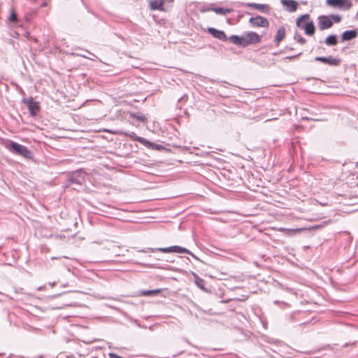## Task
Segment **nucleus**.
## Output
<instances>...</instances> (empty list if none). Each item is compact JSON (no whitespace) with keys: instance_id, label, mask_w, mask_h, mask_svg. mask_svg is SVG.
<instances>
[{"instance_id":"obj_1","label":"nucleus","mask_w":358,"mask_h":358,"mask_svg":"<svg viewBox=\"0 0 358 358\" xmlns=\"http://www.w3.org/2000/svg\"><path fill=\"white\" fill-rule=\"evenodd\" d=\"M155 251H161V252H165V253H169V252L187 253V254L191 255L194 258L197 259V257L194 255H193L189 250H187L185 248L180 247V246H178V245L171 246V247H168V248H148L145 250H140V252H153Z\"/></svg>"},{"instance_id":"obj_2","label":"nucleus","mask_w":358,"mask_h":358,"mask_svg":"<svg viewBox=\"0 0 358 358\" xmlns=\"http://www.w3.org/2000/svg\"><path fill=\"white\" fill-rule=\"evenodd\" d=\"M8 148L14 153L22 156L27 159L32 157V152L25 146L11 141Z\"/></svg>"},{"instance_id":"obj_3","label":"nucleus","mask_w":358,"mask_h":358,"mask_svg":"<svg viewBox=\"0 0 358 358\" xmlns=\"http://www.w3.org/2000/svg\"><path fill=\"white\" fill-rule=\"evenodd\" d=\"M309 19V15L305 14L299 17L296 20V25L299 27H301V29H303L305 30V32L306 34L312 36L315 33V27L313 22H306L304 24H303V20H308Z\"/></svg>"},{"instance_id":"obj_4","label":"nucleus","mask_w":358,"mask_h":358,"mask_svg":"<svg viewBox=\"0 0 358 358\" xmlns=\"http://www.w3.org/2000/svg\"><path fill=\"white\" fill-rule=\"evenodd\" d=\"M120 248L115 244H110L108 247H102L101 249V253L106 260H110V259L114 257L120 256Z\"/></svg>"},{"instance_id":"obj_5","label":"nucleus","mask_w":358,"mask_h":358,"mask_svg":"<svg viewBox=\"0 0 358 358\" xmlns=\"http://www.w3.org/2000/svg\"><path fill=\"white\" fill-rule=\"evenodd\" d=\"M242 36L243 47H246L250 44L257 43L261 40L259 35L254 31L246 32Z\"/></svg>"},{"instance_id":"obj_6","label":"nucleus","mask_w":358,"mask_h":358,"mask_svg":"<svg viewBox=\"0 0 358 358\" xmlns=\"http://www.w3.org/2000/svg\"><path fill=\"white\" fill-rule=\"evenodd\" d=\"M326 3L328 6L338 8L343 10H349L352 6L350 0H327Z\"/></svg>"},{"instance_id":"obj_7","label":"nucleus","mask_w":358,"mask_h":358,"mask_svg":"<svg viewBox=\"0 0 358 358\" xmlns=\"http://www.w3.org/2000/svg\"><path fill=\"white\" fill-rule=\"evenodd\" d=\"M22 102L27 104L30 115L32 117L36 116L40 110L39 104L38 102L33 101L32 98L22 99Z\"/></svg>"},{"instance_id":"obj_8","label":"nucleus","mask_w":358,"mask_h":358,"mask_svg":"<svg viewBox=\"0 0 358 358\" xmlns=\"http://www.w3.org/2000/svg\"><path fill=\"white\" fill-rule=\"evenodd\" d=\"M315 60L317 61V62H321L328 64L329 66H338L341 63L340 59L335 58L332 56L316 57L315 58Z\"/></svg>"},{"instance_id":"obj_9","label":"nucleus","mask_w":358,"mask_h":358,"mask_svg":"<svg viewBox=\"0 0 358 358\" xmlns=\"http://www.w3.org/2000/svg\"><path fill=\"white\" fill-rule=\"evenodd\" d=\"M249 22L253 27H266L269 24L267 19L262 16L251 17Z\"/></svg>"},{"instance_id":"obj_10","label":"nucleus","mask_w":358,"mask_h":358,"mask_svg":"<svg viewBox=\"0 0 358 358\" xmlns=\"http://www.w3.org/2000/svg\"><path fill=\"white\" fill-rule=\"evenodd\" d=\"M332 24L333 22L329 17L322 15L318 17V27L320 30L329 29Z\"/></svg>"},{"instance_id":"obj_11","label":"nucleus","mask_w":358,"mask_h":358,"mask_svg":"<svg viewBox=\"0 0 358 358\" xmlns=\"http://www.w3.org/2000/svg\"><path fill=\"white\" fill-rule=\"evenodd\" d=\"M208 32L211 34L213 37L220 39L222 41H227V35L223 31L216 29L213 27L208 28Z\"/></svg>"},{"instance_id":"obj_12","label":"nucleus","mask_w":358,"mask_h":358,"mask_svg":"<svg viewBox=\"0 0 358 358\" xmlns=\"http://www.w3.org/2000/svg\"><path fill=\"white\" fill-rule=\"evenodd\" d=\"M281 3L287 8V10L292 13L296 10L298 4L294 0H280Z\"/></svg>"},{"instance_id":"obj_13","label":"nucleus","mask_w":358,"mask_h":358,"mask_svg":"<svg viewBox=\"0 0 358 358\" xmlns=\"http://www.w3.org/2000/svg\"><path fill=\"white\" fill-rule=\"evenodd\" d=\"M164 0H152L150 1V8L152 10H164Z\"/></svg>"},{"instance_id":"obj_14","label":"nucleus","mask_w":358,"mask_h":358,"mask_svg":"<svg viewBox=\"0 0 358 358\" xmlns=\"http://www.w3.org/2000/svg\"><path fill=\"white\" fill-rule=\"evenodd\" d=\"M357 36V32L355 30H348L345 31L342 34V41H350Z\"/></svg>"},{"instance_id":"obj_15","label":"nucleus","mask_w":358,"mask_h":358,"mask_svg":"<svg viewBox=\"0 0 358 358\" xmlns=\"http://www.w3.org/2000/svg\"><path fill=\"white\" fill-rule=\"evenodd\" d=\"M285 36V30L284 27H280L278 29L277 34L275 35V42L277 45H278L280 41H282Z\"/></svg>"},{"instance_id":"obj_16","label":"nucleus","mask_w":358,"mask_h":358,"mask_svg":"<svg viewBox=\"0 0 358 358\" xmlns=\"http://www.w3.org/2000/svg\"><path fill=\"white\" fill-rule=\"evenodd\" d=\"M229 41L237 45L243 47V36H238L237 35H231L229 38Z\"/></svg>"},{"instance_id":"obj_17","label":"nucleus","mask_w":358,"mask_h":358,"mask_svg":"<svg viewBox=\"0 0 358 358\" xmlns=\"http://www.w3.org/2000/svg\"><path fill=\"white\" fill-rule=\"evenodd\" d=\"M248 7L255 8L256 9L262 10V11H268V6L266 4H259V3H248L247 5Z\"/></svg>"},{"instance_id":"obj_18","label":"nucleus","mask_w":358,"mask_h":358,"mask_svg":"<svg viewBox=\"0 0 358 358\" xmlns=\"http://www.w3.org/2000/svg\"><path fill=\"white\" fill-rule=\"evenodd\" d=\"M216 14L219 15H227L231 13L232 10L229 8H224L221 7L213 8L212 9Z\"/></svg>"},{"instance_id":"obj_19","label":"nucleus","mask_w":358,"mask_h":358,"mask_svg":"<svg viewBox=\"0 0 358 358\" xmlns=\"http://www.w3.org/2000/svg\"><path fill=\"white\" fill-rule=\"evenodd\" d=\"M338 43L336 35H330L325 39V43L327 45H336Z\"/></svg>"},{"instance_id":"obj_20","label":"nucleus","mask_w":358,"mask_h":358,"mask_svg":"<svg viewBox=\"0 0 358 358\" xmlns=\"http://www.w3.org/2000/svg\"><path fill=\"white\" fill-rule=\"evenodd\" d=\"M194 282L200 289L205 290V281L194 274Z\"/></svg>"},{"instance_id":"obj_21","label":"nucleus","mask_w":358,"mask_h":358,"mask_svg":"<svg viewBox=\"0 0 358 358\" xmlns=\"http://www.w3.org/2000/svg\"><path fill=\"white\" fill-rule=\"evenodd\" d=\"M278 231L285 234L286 235H292L296 231H301V229H285V228L281 227V228L278 229Z\"/></svg>"},{"instance_id":"obj_22","label":"nucleus","mask_w":358,"mask_h":358,"mask_svg":"<svg viewBox=\"0 0 358 358\" xmlns=\"http://www.w3.org/2000/svg\"><path fill=\"white\" fill-rule=\"evenodd\" d=\"M160 292H161L160 289H152V290H146V291H143L142 294L143 296H151V295H155V294H159Z\"/></svg>"},{"instance_id":"obj_23","label":"nucleus","mask_w":358,"mask_h":358,"mask_svg":"<svg viewBox=\"0 0 358 358\" xmlns=\"http://www.w3.org/2000/svg\"><path fill=\"white\" fill-rule=\"evenodd\" d=\"M294 38L297 43L301 45L305 44L306 42V40L298 33L294 34Z\"/></svg>"},{"instance_id":"obj_24","label":"nucleus","mask_w":358,"mask_h":358,"mask_svg":"<svg viewBox=\"0 0 358 358\" xmlns=\"http://www.w3.org/2000/svg\"><path fill=\"white\" fill-rule=\"evenodd\" d=\"M9 21L10 22H17V14L15 11L14 9H12L10 10V17H9Z\"/></svg>"},{"instance_id":"obj_25","label":"nucleus","mask_w":358,"mask_h":358,"mask_svg":"<svg viewBox=\"0 0 358 358\" xmlns=\"http://www.w3.org/2000/svg\"><path fill=\"white\" fill-rule=\"evenodd\" d=\"M131 115L134 118H135L137 120L141 121V122H145L146 120V117L144 115H136V114H134V113H131Z\"/></svg>"},{"instance_id":"obj_26","label":"nucleus","mask_w":358,"mask_h":358,"mask_svg":"<svg viewBox=\"0 0 358 358\" xmlns=\"http://www.w3.org/2000/svg\"><path fill=\"white\" fill-rule=\"evenodd\" d=\"M91 250H93V252L95 254V255H97L99 252V245L96 242H93L91 245Z\"/></svg>"},{"instance_id":"obj_27","label":"nucleus","mask_w":358,"mask_h":358,"mask_svg":"<svg viewBox=\"0 0 358 358\" xmlns=\"http://www.w3.org/2000/svg\"><path fill=\"white\" fill-rule=\"evenodd\" d=\"M329 17L331 18V20H333L335 22H340L341 20V17L338 15H331Z\"/></svg>"},{"instance_id":"obj_28","label":"nucleus","mask_w":358,"mask_h":358,"mask_svg":"<svg viewBox=\"0 0 358 358\" xmlns=\"http://www.w3.org/2000/svg\"><path fill=\"white\" fill-rule=\"evenodd\" d=\"M136 141L141 143L143 145H146L147 143H149L146 139H145L143 137H137Z\"/></svg>"},{"instance_id":"obj_29","label":"nucleus","mask_w":358,"mask_h":358,"mask_svg":"<svg viewBox=\"0 0 358 358\" xmlns=\"http://www.w3.org/2000/svg\"><path fill=\"white\" fill-rule=\"evenodd\" d=\"M301 55V52H300V53H299L298 55H293V56H291V57H287L285 59H294V58H296V57H299Z\"/></svg>"},{"instance_id":"obj_30","label":"nucleus","mask_w":358,"mask_h":358,"mask_svg":"<svg viewBox=\"0 0 358 358\" xmlns=\"http://www.w3.org/2000/svg\"><path fill=\"white\" fill-rule=\"evenodd\" d=\"M47 6V3L46 2H43L41 5L42 7L43 6Z\"/></svg>"},{"instance_id":"obj_31","label":"nucleus","mask_w":358,"mask_h":358,"mask_svg":"<svg viewBox=\"0 0 358 358\" xmlns=\"http://www.w3.org/2000/svg\"><path fill=\"white\" fill-rule=\"evenodd\" d=\"M355 166H356L357 168H358V162H356Z\"/></svg>"},{"instance_id":"obj_32","label":"nucleus","mask_w":358,"mask_h":358,"mask_svg":"<svg viewBox=\"0 0 358 358\" xmlns=\"http://www.w3.org/2000/svg\"><path fill=\"white\" fill-rule=\"evenodd\" d=\"M357 186H358V184H357Z\"/></svg>"}]
</instances>
